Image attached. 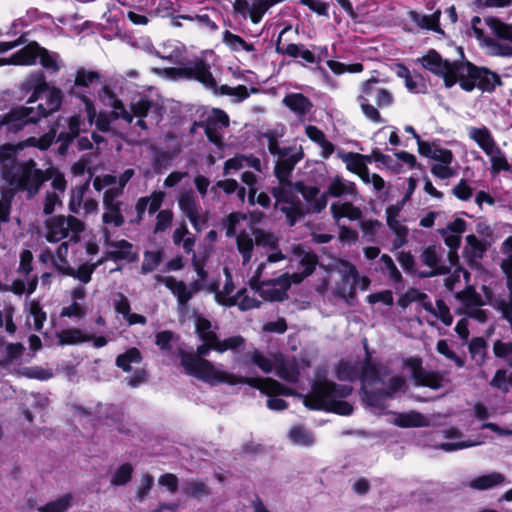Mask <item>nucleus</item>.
<instances>
[{
	"label": "nucleus",
	"instance_id": "obj_1",
	"mask_svg": "<svg viewBox=\"0 0 512 512\" xmlns=\"http://www.w3.org/2000/svg\"><path fill=\"white\" fill-rule=\"evenodd\" d=\"M286 255L274 251L266 255L250 279V288L268 301H282L287 297L291 283H300L310 275L316 265V257L300 245L293 247L292 256L285 263Z\"/></svg>",
	"mask_w": 512,
	"mask_h": 512
},
{
	"label": "nucleus",
	"instance_id": "obj_2",
	"mask_svg": "<svg viewBox=\"0 0 512 512\" xmlns=\"http://www.w3.org/2000/svg\"><path fill=\"white\" fill-rule=\"evenodd\" d=\"M303 153L295 147H284L275 165V174L279 179V185L273 189L276 200L275 207L286 215L290 225H294L301 215L302 209L298 194L308 203V209L312 212H320L327 206V195L320 193L314 186H306L301 183L292 185L287 179L294 166L302 159Z\"/></svg>",
	"mask_w": 512,
	"mask_h": 512
},
{
	"label": "nucleus",
	"instance_id": "obj_3",
	"mask_svg": "<svg viewBox=\"0 0 512 512\" xmlns=\"http://www.w3.org/2000/svg\"><path fill=\"white\" fill-rule=\"evenodd\" d=\"M336 375L342 381L360 379L362 400L375 414H382L386 408L387 399L405 387V380L400 376L390 378L386 384L384 368L372 364L368 358L364 361L358 359L340 361L336 368Z\"/></svg>",
	"mask_w": 512,
	"mask_h": 512
},
{
	"label": "nucleus",
	"instance_id": "obj_4",
	"mask_svg": "<svg viewBox=\"0 0 512 512\" xmlns=\"http://www.w3.org/2000/svg\"><path fill=\"white\" fill-rule=\"evenodd\" d=\"M149 52L155 53L156 56L167 60L169 63L179 65V67L151 69L153 73L162 78L170 80L180 78L195 79L215 94L232 96L237 98L238 101H243L249 97L250 93L243 85H238L237 87L221 85L218 87L216 80L210 72L209 65L202 58L198 57L186 60L185 49L179 42L168 41L159 50L149 49Z\"/></svg>",
	"mask_w": 512,
	"mask_h": 512
},
{
	"label": "nucleus",
	"instance_id": "obj_5",
	"mask_svg": "<svg viewBox=\"0 0 512 512\" xmlns=\"http://www.w3.org/2000/svg\"><path fill=\"white\" fill-rule=\"evenodd\" d=\"M56 132L49 131L40 138L30 137L17 144L0 146V175L12 188L26 191L29 197L34 196L45 181L44 172L36 167L34 160L17 161L16 157L26 147L48 149L55 139Z\"/></svg>",
	"mask_w": 512,
	"mask_h": 512
},
{
	"label": "nucleus",
	"instance_id": "obj_6",
	"mask_svg": "<svg viewBox=\"0 0 512 512\" xmlns=\"http://www.w3.org/2000/svg\"><path fill=\"white\" fill-rule=\"evenodd\" d=\"M423 68L441 77L446 87L456 83L465 91L479 88L491 92L500 84V77L486 68H479L470 62L444 60L435 50H429L418 59Z\"/></svg>",
	"mask_w": 512,
	"mask_h": 512
},
{
	"label": "nucleus",
	"instance_id": "obj_7",
	"mask_svg": "<svg viewBox=\"0 0 512 512\" xmlns=\"http://www.w3.org/2000/svg\"><path fill=\"white\" fill-rule=\"evenodd\" d=\"M200 372L198 376L210 385L227 383L230 385L247 384L260 390L268 396L267 406L271 410L280 411L287 407L286 402L278 398L279 395H292L291 389L280 384L271 378H252L243 377L223 370L221 367H215L208 362H200Z\"/></svg>",
	"mask_w": 512,
	"mask_h": 512
},
{
	"label": "nucleus",
	"instance_id": "obj_8",
	"mask_svg": "<svg viewBox=\"0 0 512 512\" xmlns=\"http://www.w3.org/2000/svg\"><path fill=\"white\" fill-rule=\"evenodd\" d=\"M100 97L105 105L112 107L114 118H121L127 123H132L133 119L137 118L136 126L142 130H147L149 126L158 124L162 118L161 106L146 96L134 97L130 104V110H127L124 104L107 88L102 89Z\"/></svg>",
	"mask_w": 512,
	"mask_h": 512
},
{
	"label": "nucleus",
	"instance_id": "obj_9",
	"mask_svg": "<svg viewBox=\"0 0 512 512\" xmlns=\"http://www.w3.org/2000/svg\"><path fill=\"white\" fill-rule=\"evenodd\" d=\"M472 35L486 52L493 56H512V24L496 18L474 17L471 21Z\"/></svg>",
	"mask_w": 512,
	"mask_h": 512
},
{
	"label": "nucleus",
	"instance_id": "obj_10",
	"mask_svg": "<svg viewBox=\"0 0 512 512\" xmlns=\"http://www.w3.org/2000/svg\"><path fill=\"white\" fill-rule=\"evenodd\" d=\"M352 392L349 385H338L332 381H316L313 383L312 391L308 395H299L303 404L315 410L331 411L340 415H350L353 407L345 398Z\"/></svg>",
	"mask_w": 512,
	"mask_h": 512
},
{
	"label": "nucleus",
	"instance_id": "obj_11",
	"mask_svg": "<svg viewBox=\"0 0 512 512\" xmlns=\"http://www.w3.org/2000/svg\"><path fill=\"white\" fill-rule=\"evenodd\" d=\"M22 87L24 90L32 92L27 99V104L40 101L37 106H33L34 116H36L37 121L60 109L63 93L60 88L50 85L42 72L31 73L22 83Z\"/></svg>",
	"mask_w": 512,
	"mask_h": 512
},
{
	"label": "nucleus",
	"instance_id": "obj_12",
	"mask_svg": "<svg viewBox=\"0 0 512 512\" xmlns=\"http://www.w3.org/2000/svg\"><path fill=\"white\" fill-rule=\"evenodd\" d=\"M98 81L99 75L94 71L80 69L76 72L74 85L70 89V94L82 100L84 110L69 119L68 127L71 138L79 136L82 132H86L96 118L94 104L83 89L90 90L95 88Z\"/></svg>",
	"mask_w": 512,
	"mask_h": 512
},
{
	"label": "nucleus",
	"instance_id": "obj_13",
	"mask_svg": "<svg viewBox=\"0 0 512 512\" xmlns=\"http://www.w3.org/2000/svg\"><path fill=\"white\" fill-rule=\"evenodd\" d=\"M237 361L245 366L255 365L264 373L275 370L277 376L291 383H295L299 376L296 362L285 358L281 353L264 354L254 348L246 352Z\"/></svg>",
	"mask_w": 512,
	"mask_h": 512
},
{
	"label": "nucleus",
	"instance_id": "obj_14",
	"mask_svg": "<svg viewBox=\"0 0 512 512\" xmlns=\"http://www.w3.org/2000/svg\"><path fill=\"white\" fill-rule=\"evenodd\" d=\"M37 63L51 73H56L60 69L59 55L48 51L35 41L26 44L10 57L4 58L5 65L33 66Z\"/></svg>",
	"mask_w": 512,
	"mask_h": 512
},
{
	"label": "nucleus",
	"instance_id": "obj_15",
	"mask_svg": "<svg viewBox=\"0 0 512 512\" xmlns=\"http://www.w3.org/2000/svg\"><path fill=\"white\" fill-rule=\"evenodd\" d=\"M85 224L74 216H54L45 221V238L48 242L56 243L67 239L70 242H80Z\"/></svg>",
	"mask_w": 512,
	"mask_h": 512
},
{
	"label": "nucleus",
	"instance_id": "obj_16",
	"mask_svg": "<svg viewBox=\"0 0 512 512\" xmlns=\"http://www.w3.org/2000/svg\"><path fill=\"white\" fill-rule=\"evenodd\" d=\"M468 135L488 156L494 171H508L510 169L505 153L497 145L487 127H470Z\"/></svg>",
	"mask_w": 512,
	"mask_h": 512
},
{
	"label": "nucleus",
	"instance_id": "obj_17",
	"mask_svg": "<svg viewBox=\"0 0 512 512\" xmlns=\"http://www.w3.org/2000/svg\"><path fill=\"white\" fill-rule=\"evenodd\" d=\"M196 332L203 342L211 343L214 350L219 353H224L228 350L239 353L245 344V339L242 336H232L224 340H220L212 324L204 317L198 316L195 321Z\"/></svg>",
	"mask_w": 512,
	"mask_h": 512
},
{
	"label": "nucleus",
	"instance_id": "obj_18",
	"mask_svg": "<svg viewBox=\"0 0 512 512\" xmlns=\"http://www.w3.org/2000/svg\"><path fill=\"white\" fill-rule=\"evenodd\" d=\"M236 243L237 249L243 258V264L251 260L254 244L258 247H262L266 255L274 251H280L278 249L277 237L263 230H256L254 232V238L247 233H240L236 238Z\"/></svg>",
	"mask_w": 512,
	"mask_h": 512
},
{
	"label": "nucleus",
	"instance_id": "obj_19",
	"mask_svg": "<svg viewBox=\"0 0 512 512\" xmlns=\"http://www.w3.org/2000/svg\"><path fill=\"white\" fill-rule=\"evenodd\" d=\"M193 265L200 280L193 282L190 286H187L184 282L178 281L170 276L157 277V280L163 283L173 293V295L177 297L178 305L181 309H185L186 304L193 297V294L204 287L201 282L206 277V271L197 260H194Z\"/></svg>",
	"mask_w": 512,
	"mask_h": 512
},
{
	"label": "nucleus",
	"instance_id": "obj_20",
	"mask_svg": "<svg viewBox=\"0 0 512 512\" xmlns=\"http://www.w3.org/2000/svg\"><path fill=\"white\" fill-rule=\"evenodd\" d=\"M36 122L38 121L34 116L33 106H20L0 116V131L9 136Z\"/></svg>",
	"mask_w": 512,
	"mask_h": 512
},
{
	"label": "nucleus",
	"instance_id": "obj_21",
	"mask_svg": "<svg viewBox=\"0 0 512 512\" xmlns=\"http://www.w3.org/2000/svg\"><path fill=\"white\" fill-rule=\"evenodd\" d=\"M80 246V242H70V240L63 241L55 250L52 252L50 249H43L39 255V260L44 264L50 263L58 272L71 273L70 263L68 261L69 248L73 249V256L76 257L77 249Z\"/></svg>",
	"mask_w": 512,
	"mask_h": 512
},
{
	"label": "nucleus",
	"instance_id": "obj_22",
	"mask_svg": "<svg viewBox=\"0 0 512 512\" xmlns=\"http://www.w3.org/2000/svg\"><path fill=\"white\" fill-rule=\"evenodd\" d=\"M338 271L343 281L342 286L339 288V293L342 297L353 296L356 287L363 291L369 288L370 279L366 276H360L354 265L348 262H341Z\"/></svg>",
	"mask_w": 512,
	"mask_h": 512
},
{
	"label": "nucleus",
	"instance_id": "obj_23",
	"mask_svg": "<svg viewBox=\"0 0 512 512\" xmlns=\"http://www.w3.org/2000/svg\"><path fill=\"white\" fill-rule=\"evenodd\" d=\"M466 230V221L462 218H455L447 223L445 228L439 230L445 244L451 249L448 253L450 266H455L458 262V255L456 250L460 246L462 234Z\"/></svg>",
	"mask_w": 512,
	"mask_h": 512
},
{
	"label": "nucleus",
	"instance_id": "obj_24",
	"mask_svg": "<svg viewBox=\"0 0 512 512\" xmlns=\"http://www.w3.org/2000/svg\"><path fill=\"white\" fill-rule=\"evenodd\" d=\"M405 364L416 385L426 386L435 390L442 387L443 378L437 373L424 371L421 359L417 357L409 358L405 361Z\"/></svg>",
	"mask_w": 512,
	"mask_h": 512
},
{
	"label": "nucleus",
	"instance_id": "obj_25",
	"mask_svg": "<svg viewBox=\"0 0 512 512\" xmlns=\"http://www.w3.org/2000/svg\"><path fill=\"white\" fill-rule=\"evenodd\" d=\"M210 350H214V347L212 346V344L204 342L202 345H200L197 348L196 354L187 353V352L180 353L181 365L188 375L194 376L197 379L205 382L202 378H200L197 375L198 372H200V370H201L200 364H199L200 362H208L215 367H221L223 370H225L222 365H215V364L211 363L210 361L202 358V356L207 355Z\"/></svg>",
	"mask_w": 512,
	"mask_h": 512
},
{
	"label": "nucleus",
	"instance_id": "obj_26",
	"mask_svg": "<svg viewBox=\"0 0 512 512\" xmlns=\"http://www.w3.org/2000/svg\"><path fill=\"white\" fill-rule=\"evenodd\" d=\"M280 0H236L235 9L243 17H249L255 24L259 23L267 10Z\"/></svg>",
	"mask_w": 512,
	"mask_h": 512
},
{
	"label": "nucleus",
	"instance_id": "obj_27",
	"mask_svg": "<svg viewBox=\"0 0 512 512\" xmlns=\"http://www.w3.org/2000/svg\"><path fill=\"white\" fill-rule=\"evenodd\" d=\"M228 125V115L220 109H213L207 116L205 124V133L208 139L212 143L220 145L222 142V131Z\"/></svg>",
	"mask_w": 512,
	"mask_h": 512
},
{
	"label": "nucleus",
	"instance_id": "obj_28",
	"mask_svg": "<svg viewBox=\"0 0 512 512\" xmlns=\"http://www.w3.org/2000/svg\"><path fill=\"white\" fill-rule=\"evenodd\" d=\"M178 204L181 211L190 220L193 227L200 231L205 224V216L200 213L198 204L192 192L183 193L179 199Z\"/></svg>",
	"mask_w": 512,
	"mask_h": 512
},
{
	"label": "nucleus",
	"instance_id": "obj_29",
	"mask_svg": "<svg viewBox=\"0 0 512 512\" xmlns=\"http://www.w3.org/2000/svg\"><path fill=\"white\" fill-rule=\"evenodd\" d=\"M378 79L371 78L362 84V94L373 98L379 108H387L393 104V94L383 87L378 86Z\"/></svg>",
	"mask_w": 512,
	"mask_h": 512
},
{
	"label": "nucleus",
	"instance_id": "obj_30",
	"mask_svg": "<svg viewBox=\"0 0 512 512\" xmlns=\"http://www.w3.org/2000/svg\"><path fill=\"white\" fill-rule=\"evenodd\" d=\"M443 436L447 439V442L441 443L436 446L446 452H452L456 450H462L474 446L481 445L483 442L480 440H463V434L455 428H449L443 430Z\"/></svg>",
	"mask_w": 512,
	"mask_h": 512
},
{
	"label": "nucleus",
	"instance_id": "obj_31",
	"mask_svg": "<svg viewBox=\"0 0 512 512\" xmlns=\"http://www.w3.org/2000/svg\"><path fill=\"white\" fill-rule=\"evenodd\" d=\"M116 184V177L113 175L97 176L93 181V186L97 191L109 187L103 197V204H121L117 198L122 194L123 187Z\"/></svg>",
	"mask_w": 512,
	"mask_h": 512
},
{
	"label": "nucleus",
	"instance_id": "obj_32",
	"mask_svg": "<svg viewBox=\"0 0 512 512\" xmlns=\"http://www.w3.org/2000/svg\"><path fill=\"white\" fill-rule=\"evenodd\" d=\"M50 22L51 16L49 14L41 12L36 8H30L26 11V14L24 16H21L12 22L7 34L16 35L20 28L22 29L28 27L34 23H39L40 25H42L48 24Z\"/></svg>",
	"mask_w": 512,
	"mask_h": 512
},
{
	"label": "nucleus",
	"instance_id": "obj_33",
	"mask_svg": "<svg viewBox=\"0 0 512 512\" xmlns=\"http://www.w3.org/2000/svg\"><path fill=\"white\" fill-rule=\"evenodd\" d=\"M443 250L441 247L429 246L425 248L421 254V261L424 265L432 269L431 272L424 274V276H434L446 274L450 268L441 264V257Z\"/></svg>",
	"mask_w": 512,
	"mask_h": 512
},
{
	"label": "nucleus",
	"instance_id": "obj_34",
	"mask_svg": "<svg viewBox=\"0 0 512 512\" xmlns=\"http://www.w3.org/2000/svg\"><path fill=\"white\" fill-rule=\"evenodd\" d=\"M403 205V203H399L391 205L386 209L387 224L397 236L394 243L395 248L401 247L406 242L407 228L398 219Z\"/></svg>",
	"mask_w": 512,
	"mask_h": 512
},
{
	"label": "nucleus",
	"instance_id": "obj_35",
	"mask_svg": "<svg viewBox=\"0 0 512 512\" xmlns=\"http://www.w3.org/2000/svg\"><path fill=\"white\" fill-rule=\"evenodd\" d=\"M419 153L425 157L430 158L434 163L453 164V153L445 148H442L436 143L420 142Z\"/></svg>",
	"mask_w": 512,
	"mask_h": 512
},
{
	"label": "nucleus",
	"instance_id": "obj_36",
	"mask_svg": "<svg viewBox=\"0 0 512 512\" xmlns=\"http://www.w3.org/2000/svg\"><path fill=\"white\" fill-rule=\"evenodd\" d=\"M103 236L105 239V243L110 248L109 255L115 259H122L127 261L134 260L133 246L126 240H120L113 242L110 240V235L108 232V228L104 227Z\"/></svg>",
	"mask_w": 512,
	"mask_h": 512
},
{
	"label": "nucleus",
	"instance_id": "obj_37",
	"mask_svg": "<svg viewBox=\"0 0 512 512\" xmlns=\"http://www.w3.org/2000/svg\"><path fill=\"white\" fill-rule=\"evenodd\" d=\"M389 422L402 428L426 427L429 425V420L421 413L415 411L392 413Z\"/></svg>",
	"mask_w": 512,
	"mask_h": 512
},
{
	"label": "nucleus",
	"instance_id": "obj_38",
	"mask_svg": "<svg viewBox=\"0 0 512 512\" xmlns=\"http://www.w3.org/2000/svg\"><path fill=\"white\" fill-rule=\"evenodd\" d=\"M243 168H252L260 172L261 162L254 156L236 155L225 162L224 174L231 175Z\"/></svg>",
	"mask_w": 512,
	"mask_h": 512
},
{
	"label": "nucleus",
	"instance_id": "obj_39",
	"mask_svg": "<svg viewBox=\"0 0 512 512\" xmlns=\"http://www.w3.org/2000/svg\"><path fill=\"white\" fill-rule=\"evenodd\" d=\"M259 293L251 288V291L247 289H241L236 292V297L229 298L226 300V306H238L241 311L250 310L257 308L260 305V301L255 297Z\"/></svg>",
	"mask_w": 512,
	"mask_h": 512
},
{
	"label": "nucleus",
	"instance_id": "obj_40",
	"mask_svg": "<svg viewBox=\"0 0 512 512\" xmlns=\"http://www.w3.org/2000/svg\"><path fill=\"white\" fill-rule=\"evenodd\" d=\"M440 11H436L431 15L421 14L417 11L410 10L408 16L410 20L419 29L432 30L437 33H441L442 30L439 26Z\"/></svg>",
	"mask_w": 512,
	"mask_h": 512
},
{
	"label": "nucleus",
	"instance_id": "obj_41",
	"mask_svg": "<svg viewBox=\"0 0 512 512\" xmlns=\"http://www.w3.org/2000/svg\"><path fill=\"white\" fill-rule=\"evenodd\" d=\"M222 41L233 52L245 51L250 54L251 59H257L256 49L254 45L252 43L246 42L239 35L233 34L229 30H225L223 32Z\"/></svg>",
	"mask_w": 512,
	"mask_h": 512
},
{
	"label": "nucleus",
	"instance_id": "obj_42",
	"mask_svg": "<svg viewBox=\"0 0 512 512\" xmlns=\"http://www.w3.org/2000/svg\"><path fill=\"white\" fill-rule=\"evenodd\" d=\"M306 136L316 143L321 148V156L324 159L329 158L334 152V145L330 141L327 140L325 134L314 125H307L305 127Z\"/></svg>",
	"mask_w": 512,
	"mask_h": 512
},
{
	"label": "nucleus",
	"instance_id": "obj_43",
	"mask_svg": "<svg viewBox=\"0 0 512 512\" xmlns=\"http://www.w3.org/2000/svg\"><path fill=\"white\" fill-rule=\"evenodd\" d=\"M164 198L165 193L163 191H154L148 197L139 198L136 203V211L138 214V218L142 219V215L147 208L149 214H154L155 212H157L161 207Z\"/></svg>",
	"mask_w": 512,
	"mask_h": 512
},
{
	"label": "nucleus",
	"instance_id": "obj_44",
	"mask_svg": "<svg viewBox=\"0 0 512 512\" xmlns=\"http://www.w3.org/2000/svg\"><path fill=\"white\" fill-rule=\"evenodd\" d=\"M330 209L333 218L336 221H339L342 218H347L349 220H358L362 215L361 210L359 208L355 207L350 202H344L341 200L333 202Z\"/></svg>",
	"mask_w": 512,
	"mask_h": 512
},
{
	"label": "nucleus",
	"instance_id": "obj_45",
	"mask_svg": "<svg viewBox=\"0 0 512 512\" xmlns=\"http://www.w3.org/2000/svg\"><path fill=\"white\" fill-rule=\"evenodd\" d=\"M56 336L60 345H76L91 339L86 332L78 328L63 329L57 332Z\"/></svg>",
	"mask_w": 512,
	"mask_h": 512
},
{
	"label": "nucleus",
	"instance_id": "obj_46",
	"mask_svg": "<svg viewBox=\"0 0 512 512\" xmlns=\"http://www.w3.org/2000/svg\"><path fill=\"white\" fill-rule=\"evenodd\" d=\"M327 193L332 197L353 196L356 195V186L353 182L336 176L331 180Z\"/></svg>",
	"mask_w": 512,
	"mask_h": 512
},
{
	"label": "nucleus",
	"instance_id": "obj_47",
	"mask_svg": "<svg viewBox=\"0 0 512 512\" xmlns=\"http://www.w3.org/2000/svg\"><path fill=\"white\" fill-rule=\"evenodd\" d=\"M283 102L289 109L299 115L308 113L312 106L309 99L300 93L288 94Z\"/></svg>",
	"mask_w": 512,
	"mask_h": 512
},
{
	"label": "nucleus",
	"instance_id": "obj_48",
	"mask_svg": "<svg viewBox=\"0 0 512 512\" xmlns=\"http://www.w3.org/2000/svg\"><path fill=\"white\" fill-rule=\"evenodd\" d=\"M504 476L498 472H492L486 475L479 476L471 481L470 487L478 490L490 489L494 486L501 484L504 481Z\"/></svg>",
	"mask_w": 512,
	"mask_h": 512
},
{
	"label": "nucleus",
	"instance_id": "obj_49",
	"mask_svg": "<svg viewBox=\"0 0 512 512\" xmlns=\"http://www.w3.org/2000/svg\"><path fill=\"white\" fill-rule=\"evenodd\" d=\"M37 283H38V280H37L36 276H25L24 279H21V278L15 279L11 283L9 290L17 295H22V294L30 295L36 290Z\"/></svg>",
	"mask_w": 512,
	"mask_h": 512
},
{
	"label": "nucleus",
	"instance_id": "obj_50",
	"mask_svg": "<svg viewBox=\"0 0 512 512\" xmlns=\"http://www.w3.org/2000/svg\"><path fill=\"white\" fill-rule=\"evenodd\" d=\"M466 243L464 253L469 261L475 262L480 259L486 249L485 244L475 235H468L466 237Z\"/></svg>",
	"mask_w": 512,
	"mask_h": 512
},
{
	"label": "nucleus",
	"instance_id": "obj_51",
	"mask_svg": "<svg viewBox=\"0 0 512 512\" xmlns=\"http://www.w3.org/2000/svg\"><path fill=\"white\" fill-rule=\"evenodd\" d=\"M104 213L102 221L104 225L119 227L124 223V217L121 213V204H104Z\"/></svg>",
	"mask_w": 512,
	"mask_h": 512
},
{
	"label": "nucleus",
	"instance_id": "obj_52",
	"mask_svg": "<svg viewBox=\"0 0 512 512\" xmlns=\"http://www.w3.org/2000/svg\"><path fill=\"white\" fill-rule=\"evenodd\" d=\"M142 360L140 351L137 348H130L125 353L118 355L116 365L128 372L132 364H139Z\"/></svg>",
	"mask_w": 512,
	"mask_h": 512
},
{
	"label": "nucleus",
	"instance_id": "obj_53",
	"mask_svg": "<svg viewBox=\"0 0 512 512\" xmlns=\"http://www.w3.org/2000/svg\"><path fill=\"white\" fill-rule=\"evenodd\" d=\"M289 439L296 445L308 446L313 444L314 437L310 431L303 426H293L289 431Z\"/></svg>",
	"mask_w": 512,
	"mask_h": 512
},
{
	"label": "nucleus",
	"instance_id": "obj_54",
	"mask_svg": "<svg viewBox=\"0 0 512 512\" xmlns=\"http://www.w3.org/2000/svg\"><path fill=\"white\" fill-rule=\"evenodd\" d=\"M100 264V262L92 264L88 261L81 264L77 269H74L70 266L71 273H63L64 275L72 276L78 279L80 282L87 284L91 280V276L96 269V267Z\"/></svg>",
	"mask_w": 512,
	"mask_h": 512
},
{
	"label": "nucleus",
	"instance_id": "obj_55",
	"mask_svg": "<svg viewBox=\"0 0 512 512\" xmlns=\"http://www.w3.org/2000/svg\"><path fill=\"white\" fill-rule=\"evenodd\" d=\"M189 231L185 225H182L175 229L173 233V242L176 245H182L186 253H191L194 248L195 240L193 237L188 236Z\"/></svg>",
	"mask_w": 512,
	"mask_h": 512
},
{
	"label": "nucleus",
	"instance_id": "obj_56",
	"mask_svg": "<svg viewBox=\"0 0 512 512\" xmlns=\"http://www.w3.org/2000/svg\"><path fill=\"white\" fill-rule=\"evenodd\" d=\"M29 313L33 320L31 323L30 318L27 323L30 327H33L35 331H40L43 328L44 322L46 321V313L42 311L38 302L31 301L29 303Z\"/></svg>",
	"mask_w": 512,
	"mask_h": 512
},
{
	"label": "nucleus",
	"instance_id": "obj_57",
	"mask_svg": "<svg viewBox=\"0 0 512 512\" xmlns=\"http://www.w3.org/2000/svg\"><path fill=\"white\" fill-rule=\"evenodd\" d=\"M490 385L507 393L512 388V373L504 369L496 371Z\"/></svg>",
	"mask_w": 512,
	"mask_h": 512
},
{
	"label": "nucleus",
	"instance_id": "obj_58",
	"mask_svg": "<svg viewBox=\"0 0 512 512\" xmlns=\"http://www.w3.org/2000/svg\"><path fill=\"white\" fill-rule=\"evenodd\" d=\"M380 262H381V271L384 274H387L391 281H393L394 283L401 282V280H402L401 273L399 272L394 261L392 260V258L389 255L383 254L380 258Z\"/></svg>",
	"mask_w": 512,
	"mask_h": 512
},
{
	"label": "nucleus",
	"instance_id": "obj_59",
	"mask_svg": "<svg viewBox=\"0 0 512 512\" xmlns=\"http://www.w3.org/2000/svg\"><path fill=\"white\" fill-rule=\"evenodd\" d=\"M357 102L359 103L361 107V111L364 114V116L374 122V123H382L383 120L381 118V115L376 107L371 105L369 103V100L364 95H359L357 97Z\"/></svg>",
	"mask_w": 512,
	"mask_h": 512
},
{
	"label": "nucleus",
	"instance_id": "obj_60",
	"mask_svg": "<svg viewBox=\"0 0 512 512\" xmlns=\"http://www.w3.org/2000/svg\"><path fill=\"white\" fill-rule=\"evenodd\" d=\"M226 275V283L222 290L217 291L215 293V299L219 304H222L226 306V300L228 301L229 298L236 297V293H234L235 286L231 280L230 273L227 269L224 270Z\"/></svg>",
	"mask_w": 512,
	"mask_h": 512
},
{
	"label": "nucleus",
	"instance_id": "obj_61",
	"mask_svg": "<svg viewBox=\"0 0 512 512\" xmlns=\"http://www.w3.org/2000/svg\"><path fill=\"white\" fill-rule=\"evenodd\" d=\"M72 497L67 494L39 508L40 512H65L71 506Z\"/></svg>",
	"mask_w": 512,
	"mask_h": 512
},
{
	"label": "nucleus",
	"instance_id": "obj_62",
	"mask_svg": "<svg viewBox=\"0 0 512 512\" xmlns=\"http://www.w3.org/2000/svg\"><path fill=\"white\" fill-rule=\"evenodd\" d=\"M86 313L87 309L83 303L71 302L70 305L62 308L60 316L81 320L85 317Z\"/></svg>",
	"mask_w": 512,
	"mask_h": 512
},
{
	"label": "nucleus",
	"instance_id": "obj_63",
	"mask_svg": "<svg viewBox=\"0 0 512 512\" xmlns=\"http://www.w3.org/2000/svg\"><path fill=\"white\" fill-rule=\"evenodd\" d=\"M343 162L346 164L347 169L359 174V172L364 168L366 165L363 161V156L358 153H345L341 156Z\"/></svg>",
	"mask_w": 512,
	"mask_h": 512
},
{
	"label": "nucleus",
	"instance_id": "obj_64",
	"mask_svg": "<svg viewBox=\"0 0 512 512\" xmlns=\"http://www.w3.org/2000/svg\"><path fill=\"white\" fill-rule=\"evenodd\" d=\"M493 351L496 357L504 358L507 364L512 367V343L496 341L493 346Z\"/></svg>",
	"mask_w": 512,
	"mask_h": 512
}]
</instances>
